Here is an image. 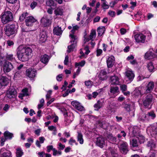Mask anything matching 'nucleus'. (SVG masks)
Here are the masks:
<instances>
[{"label": "nucleus", "mask_w": 157, "mask_h": 157, "mask_svg": "<svg viewBox=\"0 0 157 157\" xmlns=\"http://www.w3.org/2000/svg\"><path fill=\"white\" fill-rule=\"evenodd\" d=\"M37 3L35 2H32L30 4V7L32 9H34L37 5Z\"/></svg>", "instance_id": "57"}, {"label": "nucleus", "mask_w": 157, "mask_h": 157, "mask_svg": "<svg viewBox=\"0 0 157 157\" xmlns=\"http://www.w3.org/2000/svg\"><path fill=\"white\" fill-rule=\"evenodd\" d=\"M147 146L150 149V151H152V150L155 148L156 146L155 142L152 140L148 141Z\"/></svg>", "instance_id": "31"}, {"label": "nucleus", "mask_w": 157, "mask_h": 157, "mask_svg": "<svg viewBox=\"0 0 157 157\" xmlns=\"http://www.w3.org/2000/svg\"><path fill=\"white\" fill-rule=\"evenodd\" d=\"M125 74L126 81H128V83L130 82L133 80L135 77L133 72L131 70H127Z\"/></svg>", "instance_id": "10"}, {"label": "nucleus", "mask_w": 157, "mask_h": 157, "mask_svg": "<svg viewBox=\"0 0 157 157\" xmlns=\"http://www.w3.org/2000/svg\"><path fill=\"white\" fill-rule=\"evenodd\" d=\"M119 88L117 86H111L110 89V93L113 94L118 93L119 92Z\"/></svg>", "instance_id": "34"}, {"label": "nucleus", "mask_w": 157, "mask_h": 157, "mask_svg": "<svg viewBox=\"0 0 157 157\" xmlns=\"http://www.w3.org/2000/svg\"><path fill=\"white\" fill-rule=\"evenodd\" d=\"M13 67V66L11 63L8 61H6L3 64V71L5 73L9 72Z\"/></svg>", "instance_id": "13"}, {"label": "nucleus", "mask_w": 157, "mask_h": 157, "mask_svg": "<svg viewBox=\"0 0 157 157\" xmlns=\"http://www.w3.org/2000/svg\"><path fill=\"white\" fill-rule=\"evenodd\" d=\"M96 144L101 148L103 147L105 144V140L102 137H99L97 138Z\"/></svg>", "instance_id": "20"}, {"label": "nucleus", "mask_w": 157, "mask_h": 157, "mask_svg": "<svg viewBox=\"0 0 157 157\" xmlns=\"http://www.w3.org/2000/svg\"><path fill=\"white\" fill-rule=\"evenodd\" d=\"M28 13L27 12L23 13L19 17V20L21 21H23L25 18H26V17L28 16Z\"/></svg>", "instance_id": "50"}, {"label": "nucleus", "mask_w": 157, "mask_h": 157, "mask_svg": "<svg viewBox=\"0 0 157 157\" xmlns=\"http://www.w3.org/2000/svg\"><path fill=\"white\" fill-rule=\"evenodd\" d=\"M110 82L111 85H118L119 83L118 77L115 75L111 76Z\"/></svg>", "instance_id": "21"}, {"label": "nucleus", "mask_w": 157, "mask_h": 157, "mask_svg": "<svg viewBox=\"0 0 157 157\" xmlns=\"http://www.w3.org/2000/svg\"><path fill=\"white\" fill-rule=\"evenodd\" d=\"M23 31L25 32V35L29 38H33L36 35L35 32L34 30L30 31H26L25 30H24Z\"/></svg>", "instance_id": "26"}, {"label": "nucleus", "mask_w": 157, "mask_h": 157, "mask_svg": "<svg viewBox=\"0 0 157 157\" xmlns=\"http://www.w3.org/2000/svg\"><path fill=\"white\" fill-rule=\"evenodd\" d=\"M129 134L130 137H136L138 136L139 133V128L136 126L130 127L129 128Z\"/></svg>", "instance_id": "8"}, {"label": "nucleus", "mask_w": 157, "mask_h": 157, "mask_svg": "<svg viewBox=\"0 0 157 157\" xmlns=\"http://www.w3.org/2000/svg\"><path fill=\"white\" fill-rule=\"evenodd\" d=\"M65 147V146L64 145H63L61 143H59L58 144V149L60 150H63Z\"/></svg>", "instance_id": "58"}, {"label": "nucleus", "mask_w": 157, "mask_h": 157, "mask_svg": "<svg viewBox=\"0 0 157 157\" xmlns=\"http://www.w3.org/2000/svg\"><path fill=\"white\" fill-rule=\"evenodd\" d=\"M6 59L9 60H12L13 59V55H8L6 56Z\"/></svg>", "instance_id": "60"}, {"label": "nucleus", "mask_w": 157, "mask_h": 157, "mask_svg": "<svg viewBox=\"0 0 157 157\" xmlns=\"http://www.w3.org/2000/svg\"><path fill=\"white\" fill-rule=\"evenodd\" d=\"M16 156L17 157H21L23 154L22 150L20 147L16 149Z\"/></svg>", "instance_id": "40"}, {"label": "nucleus", "mask_w": 157, "mask_h": 157, "mask_svg": "<svg viewBox=\"0 0 157 157\" xmlns=\"http://www.w3.org/2000/svg\"><path fill=\"white\" fill-rule=\"evenodd\" d=\"M85 63V62L84 60L78 63H75V67H77L78 66H80L81 67H83Z\"/></svg>", "instance_id": "52"}, {"label": "nucleus", "mask_w": 157, "mask_h": 157, "mask_svg": "<svg viewBox=\"0 0 157 157\" xmlns=\"http://www.w3.org/2000/svg\"><path fill=\"white\" fill-rule=\"evenodd\" d=\"M17 91L15 89L11 87L7 91L6 96L9 98H15L16 96Z\"/></svg>", "instance_id": "12"}, {"label": "nucleus", "mask_w": 157, "mask_h": 157, "mask_svg": "<svg viewBox=\"0 0 157 157\" xmlns=\"http://www.w3.org/2000/svg\"><path fill=\"white\" fill-rule=\"evenodd\" d=\"M71 104L76 109L79 111H82L84 110V107L81 105L80 103L77 101H72Z\"/></svg>", "instance_id": "19"}, {"label": "nucleus", "mask_w": 157, "mask_h": 157, "mask_svg": "<svg viewBox=\"0 0 157 157\" xmlns=\"http://www.w3.org/2000/svg\"><path fill=\"white\" fill-rule=\"evenodd\" d=\"M121 89L122 91H125L127 90V86L125 85H122L120 86Z\"/></svg>", "instance_id": "63"}, {"label": "nucleus", "mask_w": 157, "mask_h": 157, "mask_svg": "<svg viewBox=\"0 0 157 157\" xmlns=\"http://www.w3.org/2000/svg\"><path fill=\"white\" fill-rule=\"evenodd\" d=\"M46 4L48 6L51 7L52 8L56 6V4L53 0H47Z\"/></svg>", "instance_id": "41"}, {"label": "nucleus", "mask_w": 157, "mask_h": 157, "mask_svg": "<svg viewBox=\"0 0 157 157\" xmlns=\"http://www.w3.org/2000/svg\"><path fill=\"white\" fill-rule=\"evenodd\" d=\"M48 36L46 33L45 32L41 33L40 35L39 42L43 43L45 42L47 40Z\"/></svg>", "instance_id": "24"}, {"label": "nucleus", "mask_w": 157, "mask_h": 157, "mask_svg": "<svg viewBox=\"0 0 157 157\" xmlns=\"http://www.w3.org/2000/svg\"><path fill=\"white\" fill-rule=\"evenodd\" d=\"M96 33L95 30H92L88 38H85L84 40L86 41H88L90 40H93V39H94L96 36Z\"/></svg>", "instance_id": "28"}, {"label": "nucleus", "mask_w": 157, "mask_h": 157, "mask_svg": "<svg viewBox=\"0 0 157 157\" xmlns=\"http://www.w3.org/2000/svg\"><path fill=\"white\" fill-rule=\"evenodd\" d=\"M102 102L99 100L98 101L97 103L94 105L95 110L98 111L102 107Z\"/></svg>", "instance_id": "37"}, {"label": "nucleus", "mask_w": 157, "mask_h": 157, "mask_svg": "<svg viewBox=\"0 0 157 157\" xmlns=\"http://www.w3.org/2000/svg\"><path fill=\"white\" fill-rule=\"evenodd\" d=\"M115 12L114 11L110 10L108 12V14L112 17H115Z\"/></svg>", "instance_id": "64"}, {"label": "nucleus", "mask_w": 157, "mask_h": 157, "mask_svg": "<svg viewBox=\"0 0 157 157\" xmlns=\"http://www.w3.org/2000/svg\"><path fill=\"white\" fill-rule=\"evenodd\" d=\"M145 58L148 59H151L157 57V49L155 51L153 49H150L145 55Z\"/></svg>", "instance_id": "6"}, {"label": "nucleus", "mask_w": 157, "mask_h": 157, "mask_svg": "<svg viewBox=\"0 0 157 157\" xmlns=\"http://www.w3.org/2000/svg\"><path fill=\"white\" fill-rule=\"evenodd\" d=\"M4 30L5 34L9 36L15 34L16 33V26L14 24L6 25L5 26Z\"/></svg>", "instance_id": "3"}, {"label": "nucleus", "mask_w": 157, "mask_h": 157, "mask_svg": "<svg viewBox=\"0 0 157 157\" xmlns=\"http://www.w3.org/2000/svg\"><path fill=\"white\" fill-rule=\"evenodd\" d=\"M136 138L141 143H144L145 141L144 137L140 133L139 134L138 136H136Z\"/></svg>", "instance_id": "46"}, {"label": "nucleus", "mask_w": 157, "mask_h": 157, "mask_svg": "<svg viewBox=\"0 0 157 157\" xmlns=\"http://www.w3.org/2000/svg\"><path fill=\"white\" fill-rule=\"evenodd\" d=\"M77 138L78 141L80 144H82L83 143L84 140L83 138V135L81 133L78 132Z\"/></svg>", "instance_id": "39"}, {"label": "nucleus", "mask_w": 157, "mask_h": 157, "mask_svg": "<svg viewBox=\"0 0 157 157\" xmlns=\"http://www.w3.org/2000/svg\"><path fill=\"white\" fill-rule=\"evenodd\" d=\"M130 143L133 147H136L138 145L137 138L136 137H130Z\"/></svg>", "instance_id": "30"}, {"label": "nucleus", "mask_w": 157, "mask_h": 157, "mask_svg": "<svg viewBox=\"0 0 157 157\" xmlns=\"http://www.w3.org/2000/svg\"><path fill=\"white\" fill-rule=\"evenodd\" d=\"M99 79L101 80H104L107 79L106 72L105 70H101L100 71L99 75Z\"/></svg>", "instance_id": "29"}, {"label": "nucleus", "mask_w": 157, "mask_h": 157, "mask_svg": "<svg viewBox=\"0 0 157 157\" xmlns=\"http://www.w3.org/2000/svg\"><path fill=\"white\" fill-rule=\"evenodd\" d=\"M101 6L104 9H107L109 7V6L108 4L106 1L105 2H102Z\"/></svg>", "instance_id": "55"}, {"label": "nucleus", "mask_w": 157, "mask_h": 157, "mask_svg": "<svg viewBox=\"0 0 157 157\" xmlns=\"http://www.w3.org/2000/svg\"><path fill=\"white\" fill-rule=\"evenodd\" d=\"M69 37L71 40L70 41L71 44L68 46V49L67 52L68 53L73 51L74 49L76 46L78 38L76 36L73 34L69 35Z\"/></svg>", "instance_id": "4"}, {"label": "nucleus", "mask_w": 157, "mask_h": 157, "mask_svg": "<svg viewBox=\"0 0 157 157\" xmlns=\"http://www.w3.org/2000/svg\"><path fill=\"white\" fill-rule=\"evenodd\" d=\"M13 19V15L10 11H6L3 12L1 15V20L2 23L5 24Z\"/></svg>", "instance_id": "2"}, {"label": "nucleus", "mask_w": 157, "mask_h": 157, "mask_svg": "<svg viewBox=\"0 0 157 157\" xmlns=\"http://www.w3.org/2000/svg\"><path fill=\"white\" fill-rule=\"evenodd\" d=\"M52 19H50L47 16H44L41 19V24L44 27H48L51 25Z\"/></svg>", "instance_id": "9"}, {"label": "nucleus", "mask_w": 157, "mask_h": 157, "mask_svg": "<svg viewBox=\"0 0 157 157\" xmlns=\"http://www.w3.org/2000/svg\"><path fill=\"white\" fill-rule=\"evenodd\" d=\"M52 91L51 90H49L46 95V98L47 100H48L51 97V95L52 94Z\"/></svg>", "instance_id": "61"}, {"label": "nucleus", "mask_w": 157, "mask_h": 157, "mask_svg": "<svg viewBox=\"0 0 157 157\" xmlns=\"http://www.w3.org/2000/svg\"><path fill=\"white\" fill-rule=\"evenodd\" d=\"M9 83V79L6 77L1 76L0 78V84L2 86H5Z\"/></svg>", "instance_id": "25"}, {"label": "nucleus", "mask_w": 157, "mask_h": 157, "mask_svg": "<svg viewBox=\"0 0 157 157\" xmlns=\"http://www.w3.org/2000/svg\"><path fill=\"white\" fill-rule=\"evenodd\" d=\"M39 140H36V144L39 147H41L40 144L43 143L45 140V138L43 136L40 137L39 138Z\"/></svg>", "instance_id": "32"}, {"label": "nucleus", "mask_w": 157, "mask_h": 157, "mask_svg": "<svg viewBox=\"0 0 157 157\" xmlns=\"http://www.w3.org/2000/svg\"><path fill=\"white\" fill-rule=\"evenodd\" d=\"M111 154L112 156L109 155H107V157H118V155L116 152V151L115 150H112L111 151Z\"/></svg>", "instance_id": "49"}, {"label": "nucleus", "mask_w": 157, "mask_h": 157, "mask_svg": "<svg viewBox=\"0 0 157 157\" xmlns=\"http://www.w3.org/2000/svg\"><path fill=\"white\" fill-rule=\"evenodd\" d=\"M147 67L148 70L150 72L153 71L154 70V67L153 64L151 62H150L148 63L147 65Z\"/></svg>", "instance_id": "44"}, {"label": "nucleus", "mask_w": 157, "mask_h": 157, "mask_svg": "<svg viewBox=\"0 0 157 157\" xmlns=\"http://www.w3.org/2000/svg\"><path fill=\"white\" fill-rule=\"evenodd\" d=\"M74 120V116L72 113L65 116L64 125L65 126L69 125Z\"/></svg>", "instance_id": "15"}, {"label": "nucleus", "mask_w": 157, "mask_h": 157, "mask_svg": "<svg viewBox=\"0 0 157 157\" xmlns=\"http://www.w3.org/2000/svg\"><path fill=\"white\" fill-rule=\"evenodd\" d=\"M147 117L148 118V120L150 119H154L155 117V115L153 111H151L147 113Z\"/></svg>", "instance_id": "42"}, {"label": "nucleus", "mask_w": 157, "mask_h": 157, "mask_svg": "<svg viewBox=\"0 0 157 157\" xmlns=\"http://www.w3.org/2000/svg\"><path fill=\"white\" fill-rule=\"evenodd\" d=\"M32 53V49L28 47L21 45L17 49V57L20 60L23 62L27 61Z\"/></svg>", "instance_id": "1"}, {"label": "nucleus", "mask_w": 157, "mask_h": 157, "mask_svg": "<svg viewBox=\"0 0 157 157\" xmlns=\"http://www.w3.org/2000/svg\"><path fill=\"white\" fill-rule=\"evenodd\" d=\"M142 89V88H141V91L137 89L135 90L134 92V94L135 96L136 97H138L140 96L141 94L144 93V92L143 91Z\"/></svg>", "instance_id": "43"}, {"label": "nucleus", "mask_w": 157, "mask_h": 157, "mask_svg": "<svg viewBox=\"0 0 157 157\" xmlns=\"http://www.w3.org/2000/svg\"><path fill=\"white\" fill-rule=\"evenodd\" d=\"M118 144L121 152L123 154H127L128 151L127 143L123 141H120Z\"/></svg>", "instance_id": "5"}, {"label": "nucleus", "mask_w": 157, "mask_h": 157, "mask_svg": "<svg viewBox=\"0 0 157 157\" xmlns=\"http://www.w3.org/2000/svg\"><path fill=\"white\" fill-rule=\"evenodd\" d=\"M37 21L33 16H28L26 18L25 20V24L28 26H32L33 24Z\"/></svg>", "instance_id": "14"}, {"label": "nucleus", "mask_w": 157, "mask_h": 157, "mask_svg": "<svg viewBox=\"0 0 157 157\" xmlns=\"http://www.w3.org/2000/svg\"><path fill=\"white\" fill-rule=\"evenodd\" d=\"M114 57L113 56H111L109 57L107 60V65L108 67H112L114 63Z\"/></svg>", "instance_id": "27"}, {"label": "nucleus", "mask_w": 157, "mask_h": 157, "mask_svg": "<svg viewBox=\"0 0 157 157\" xmlns=\"http://www.w3.org/2000/svg\"><path fill=\"white\" fill-rule=\"evenodd\" d=\"M135 104L132 103L130 104H125L124 108L126 111L130 112V114L131 116H134L135 111Z\"/></svg>", "instance_id": "7"}, {"label": "nucleus", "mask_w": 157, "mask_h": 157, "mask_svg": "<svg viewBox=\"0 0 157 157\" xmlns=\"http://www.w3.org/2000/svg\"><path fill=\"white\" fill-rule=\"evenodd\" d=\"M60 111L64 115L66 116L67 115H68L67 112V110L64 108H61L60 109Z\"/></svg>", "instance_id": "59"}, {"label": "nucleus", "mask_w": 157, "mask_h": 157, "mask_svg": "<svg viewBox=\"0 0 157 157\" xmlns=\"http://www.w3.org/2000/svg\"><path fill=\"white\" fill-rule=\"evenodd\" d=\"M122 136L124 137H125L126 136V133H125L124 131H122L120 133L118 134L117 135V140H118L119 141H121V139Z\"/></svg>", "instance_id": "47"}, {"label": "nucleus", "mask_w": 157, "mask_h": 157, "mask_svg": "<svg viewBox=\"0 0 157 157\" xmlns=\"http://www.w3.org/2000/svg\"><path fill=\"white\" fill-rule=\"evenodd\" d=\"M0 157H12L11 152L4 148H2L0 150Z\"/></svg>", "instance_id": "17"}, {"label": "nucleus", "mask_w": 157, "mask_h": 157, "mask_svg": "<svg viewBox=\"0 0 157 157\" xmlns=\"http://www.w3.org/2000/svg\"><path fill=\"white\" fill-rule=\"evenodd\" d=\"M54 148H53V146L52 145H49L47 147V151L48 152H49L51 150L53 151V149Z\"/></svg>", "instance_id": "62"}, {"label": "nucleus", "mask_w": 157, "mask_h": 157, "mask_svg": "<svg viewBox=\"0 0 157 157\" xmlns=\"http://www.w3.org/2000/svg\"><path fill=\"white\" fill-rule=\"evenodd\" d=\"M105 31V28L104 26L99 27L97 29L98 36H101L104 33Z\"/></svg>", "instance_id": "38"}, {"label": "nucleus", "mask_w": 157, "mask_h": 157, "mask_svg": "<svg viewBox=\"0 0 157 157\" xmlns=\"http://www.w3.org/2000/svg\"><path fill=\"white\" fill-rule=\"evenodd\" d=\"M54 12L56 15H61L63 13V10L61 8H58L55 10Z\"/></svg>", "instance_id": "45"}, {"label": "nucleus", "mask_w": 157, "mask_h": 157, "mask_svg": "<svg viewBox=\"0 0 157 157\" xmlns=\"http://www.w3.org/2000/svg\"><path fill=\"white\" fill-rule=\"evenodd\" d=\"M154 83L152 82H150L145 88L144 94L148 93L151 92L154 88Z\"/></svg>", "instance_id": "18"}, {"label": "nucleus", "mask_w": 157, "mask_h": 157, "mask_svg": "<svg viewBox=\"0 0 157 157\" xmlns=\"http://www.w3.org/2000/svg\"><path fill=\"white\" fill-rule=\"evenodd\" d=\"M49 60V56L45 54L41 56L40 61L42 63L46 64L48 62Z\"/></svg>", "instance_id": "36"}, {"label": "nucleus", "mask_w": 157, "mask_h": 157, "mask_svg": "<svg viewBox=\"0 0 157 157\" xmlns=\"http://www.w3.org/2000/svg\"><path fill=\"white\" fill-rule=\"evenodd\" d=\"M54 29H53V32L54 34L60 36L63 33V30H61V27H59L58 25L55 26V25H54Z\"/></svg>", "instance_id": "23"}, {"label": "nucleus", "mask_w": 157, "mask_h": 157, "mask_svg": "<svg viewBox=\"0 0 157 157\" xmlns=\"http://www.w3.org/2000/svg\"><path fill=\"white\" fill-rule=\"evenodd\" d=\"M36 71L34 69H29L27 70L26 75L30 78H33L36 76Z\"/></svg>", "instance_id": "22"}, {"label": "nucleus", "mask_w": 157, "mask_h": 157, "mask_svg": "<svg viewBox=\"0 0 157 157\" xmlns=\"http://www.w3.org/2000/svg\"><path fill=\"white\" fill-rule=\"evenodd\" d=\"M85 85L88 88H90L92 85V82L90 80H88L85 82Z\"/></svg>", "instance_id": "56"}, {"label": "nucleus", "mask_w": 157, "mask_h": 157, "mask_svg": "<svg viewBox=\"0 0 157 157\" xmlns=\"http://www.w3.org/2000/svg\"><path fill=\"white\" fill-rule=\"evenodd\" d=\"M157 154L156 150L150 151L148 154L149 157H156Z\"/></svg>", "instance_id": "48"}, {"label": "nucleus", "mask_w": 157, "mask_h": 157, "mask_svg": "<svg viewBox=\"0 0 157 157\" xmlns=\"http://www.w3.org/2000/svg\"><path fill=\"white\" fill-rule=\"evenodd\" d=\"M153 98L151 94H149L143 100V104L146 107H148L153 101Z\"/></svg>", "instance_id": "11"}, {"label": "nucleus", "mask_w": 157, "mask_h": 157, "mask_svg": "<svg viewBox=\"0 0 157 157\" xmlns=\"http://www.w3.org/2000/svg\"><path fill=\"white\" fill-rule=\"evenodd\" d=\"M79 28V27L77 25H76L75 26H73V25L72 29L71 31V33H70V34H73L74 35V33L75 32L76 30H77Z\"/></svg>", "instance_id": "53"}, {"label": "nucleus", "mask_w": 157, "mask_h": 157, "mask_svg": "<svg viewBox=\"0 0 157 157\" xmlns=\"http://www.w3.org/2000/svg\"><path fill=\"white\" fill-rule=\"evenodd\" d=\"M53 155L55 156L60 155L62 154L61 151L59 149V150L58 151L55 148L53 149Z\"/></svg>", "instance_id": "51"}, {"label": "nucleus", "mask_w": 157, "mask_h": 157, "mask_svg": "<svg viewBox=\"0 0 157 157\" xmlns=\"http://www.w3.org/2000/svg\"><path fill=\"white\" fill-rule=\"evenodd\" d=\"M4 134L6 139H11L13 137V134L8 131H6Z\"/></svg>", "instance_id": "33"}, {"label": "nucleus", "mask_w": 157, "mask_h": 157, "mask_svg": "<svg viewBox=\"0 0 157 157\" xmlns=\"http://www.w3.org/2000/svg\"><path fill=\"white\" fill-rule=\"evenodd\" d=\"M139 119L142 121L148 120V118L147 117V114H143L141 116L139 117Z\"/></svg>", "instance_id": "54"}, {"label": "nucleus", "mask_w": 157, "mask_h": 157, "mask_svg": "<svg viewBox=\"0 0 157 157\" xmlns=\"http://www.w3.org/2000/svg\"><path fill=\"white\" fill-rule=\"evenodd\" d=\"M108 138L109 139L110 141L113 143H115L118 144L119 141L118 140H117V138L111 135H109L108 136Z\"/></svg>", "instance_id": "35"}, {"label": "nucleus", "mask_w": 157, "mask_h": 157, "mask_svg": "<svg viewBox=\"0 0 157 157\" xmlns=\"http://www.w3.org/2000/svg\"><path fill=\"white\" fill-rule=\"evenodd\" d=\"M145 38V36L142 34H136L134 36L136 41L137 43H144Z\"/></svg>", "instance_id": "16"}]
</instances>
